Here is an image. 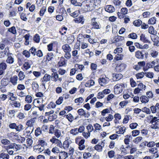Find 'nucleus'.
Listing matches in <instances>:
<instances>
[{
	"instance_id": "69168bd1",
	"label": "nucleus",
	"mask_w": 159,
	"mask_h": 159,
	"mask_svg": "<svg viewBox=\"0 0 159 159\" xmlns=\"http://www.w3.org/2000/svg\"><path fill=\"white\" fill-rule=\"evenodd\" d=\"M32 106L30 104H27L24 106V109L25 111H28L31 109Z\"/></svg>"
},
{
	"instance_id": "37998d69",
	"label": "nucleus",
	"mask_w": 159,
	"mask_h": 159,
	"mask_svg": "<svg viewBox=\"0 0 159 159\" xmlns=\"http://www.w3.org/2000/svg\"><path fill=\"white\" fill-rule=\"evenodd\" d=\"M34 123V121L33 120H28L26 123V125H28L29 127H31L33 125V124Z\"/></svg>"
},
{
	"instance_id": "393cba45",
	"label": "nucleus",
	"mask_w": 159,
	"mask_h": 159,
	"mask_svg": "<svg viewBox=\"0 0 159 159\" xmlns=\"http://www.w3.org/2000/svg\"><path fill=\"white\" fill-rule=\"evenodd\" d=\"M156 21V18L154 17L150 18L148 21V24L151 25H154L155 24Z\"/></svg>"
},
{
	"instance_id": "aec40b11",
	"label": "nucleus",
	"mask_w": 159,
	"mask_h": 159,
	"mask_svg": "<svg viewBox=\"0 0 159 159\" xmlns=\"http://www.w3.org/2000/svg\"><path fill=\"white\" fill-rule=\"evenodd\" d=\"M133 24L135 26L139 27L142 25V22L140 20L138 19L134 21Z\"/></svg>"
},
{
	"instance_id": "a19ab883",
	"label": "nucleus",
	"mask_w": 159,
	"mask_h": 159,
	"mask_svg": "<svg viewBox=\"0 0 159 159\" xmlns=\"http://www.w3.org/2000/svg\"><path fill=\"white\" fill-rule=\"evenodd\" d=\"M130 80L131 86L133 87H135L136 85V83L135 81L132 78H130Z\"/></svg>"
},
{
	"instance_id": "052dcab7",
	"label": "nucleus",
	"mask_w": 159,
	"mask_h": 159,
	"mask_svg": "<svg viewBox=\"0 0 159 159\" xmlns=\"http://www.w3.org/2000/svg\"><path fill=\"white\" fill-rule=\"evenodd\" d=\"M53 54L52 53H48L47 55V59L48 61L52 60L53 58Z\"/></svg>"
},
{
	"instance_id": "9d476101",
	"label": "nucleus",
	"mask_w": 159,
	"mask_h": 159,
	"mask_svg": "<svg viewBox=\"0 0 159 159\" xmlns=\"http://www.w3.org/2000/svg\"><path fill=\"white\" fill-rule=\"evenodd\" d=\"M65 58L63 57H61L58 63V65L59 66H64L66 64Z\"/></svg>"
},
{
	"instance_id": "412c9836",
	"label": "nucleus",
	"mask_w": 159,
	"mask_h": 159,
	"mask_svg": "<svg viewBox=\"0 0 159 159\" xmlns=\"http://www.w3.org/2000/svg\"><path fill=\"white\" fill-rule=\"evenodd\" d=\"M51 76L50 75L48 74H45L43 78V81L45 82H47L50 80Z\"/></svg>"
},
{
	"instance_id": "774afa93",
	"label": "nucleus",
	"mask_w": 159,
	"mask_h": 159,
	"mask_svg": "<svg viewBox=\"0 0 159 159\" xmlns=\"http://www.w3.org/2000/svg\"><path fill=\"white\" fill-rule=\"evenodd\" d=\"M132 135L134 136H136L139 134V131L137 130H134L132 131Z\"/></svg>"
},
{
	"instance_id": "5fc2aeb1",
	"label": "nucleus",
	"mask_w": 159,
	"mask_h": 159,
	"mask_svg": "<svg viewBox=\"0 0 159 159\" xmlns=\"http://www.w3.org/2000/svg\"><path fill=\"white\" fill-rule=\"evenodd\" d=\"M23 54L25 55V57H29L30 56V52L27 50H24L23 52Z\"/></svg>"
},
{
	"instance_id": "58836bf2",
	"label": "nucleus",
	"mask_w": 159,
	"mask_h": 159,
	"mask_svg": "<svg viewBox=\"0 0 159 159\" xmlns=\"http://www.w3.org/2000/svg\"><path fill=\"white\" fill-rule=\"evenodd\" d=\"M115 152L113 150L109 151L108 152V155L110 158L113 157L114 156Z\"/></svg>"
},
{
	"instance_id": "0e129e2a",
	"label": "nucleus",
	"mask_w": 159,
	"mask_h": 159,
	"mask_svg": "<svg viewBox=\"0 0 159 159\" xmlns=\"http://www.w3.org/2000/svg\"><path fill=\"white\" fill-rule=\"evenodd\" d=\"M104 97V93L103 92H99L97 95V98L98 99H102Z\"/></svg>"
},
{
	"instance_id": "c9c22d12",
	"label": "nucleus",
	"mask_w": 159,
	"mask_h": 159,
	"mask_svg": "<svg viewBox=\"0 0 159 159\" xmlns=\"http://www.w3.org/2000/svg\"><path fill=\"white\" fill-rule=\"evenodd\" d=\"M7 65L5 63L2 62L0 64V69L4 70L7 68Z\"/></svg>"
},
{
	"instance_id": "f257e3e1",
	"label": "nucleus",
	"mask_w": 159,
	"mask_h": 159,
	"mask_svg": "<svg viewBox=\"0 0 159 159\" xmlns=\"http://www.w3.org/2000/svg\"><path fill=\"white\" fill-rule=\"evenodd\" d=\"M150 121L152 125H151V127L153 129H159V119L156 117H153Z\"/></svg>"
},
{
	"instance_id": "1a4fd4ad",
	"label": "nucleus",
	"mask_w": 159,
	"mask_h": 159,
	"mask_svg": "<svg viewBox=\"0 0 159 159\" xmlns=\"http://www.w3.org/2000/svg\"><path fill=\"white\" fill-rule=\"evenodd\" d=\"M74 20L75 23H81L83 24L84 21V19L83 16H80L78 18H75Z\"/></svg>"
},
{
	"instance_id": "cd10ccee",
	"label": "nucleus",
	"mask_w": 159,
	"mask_h": 159,
	"mask_svg": "<svg viewBox=\"0 0 159 159\" xmlns=\"http://www.w3.org/2000/svg\"><path fill=\"white\" fill-rule=\"evenodd\" d=\"M46 8L45 7H43L40 9L39 11V15L40 16H43L45 12L46 11Z\"/></svg>"
},
{
	"instance_id": "680f3d73",
	"label": "nucleus",
	"mask_w": 159,
	"mask_h": 159,
	"mask_svg": "<svg viewBox=\"0 0 159 159\" xmlns=\"http://www.w3.org/2000/svg\"><path fill=\"white\" fill-rule=\"evenodd\" d=\"M23 66L26 70L29 69L30 67V66L28 62H25Z\"/></svg>"
},
{
	"instance_id": "09e8293b",
	"label": "nucleus",
	"mask_w": 159,
	"mask_h": 159,
	"mask_svg": "<svg viewBox=\"0 0 159 159\" xmlns=\"http://www.w3.org/2000/svg\"><path fill=\"white\" fill-rule=\"evenodd\" d=\"M142 139V137L139 136L136 137L135 139L133 140V142L137 144Z\"/></svg>"
},
{
	"instance_id": "338daca9",
	"label": "nucleus",
	"mask_w": 159,
	"mask_h": 159,
	"mask_svg": "<svg viewBox=\"0 0 159 159\" xmlns=\"http://www.w3.org/2000/svg\"><path fill=\"white\" fill-rule=\"evenodd\" d=\"M1 84L3 86H6L7 85V82L6 81V79H2L1 81Z\"/></svg>"
},
{
	"instance_id": "f3484780",
	"label": "nucleus",
	"mask_w": 159,
	"mask_h": 159,
	"mask_svg": "<svg viewBox=\"0 0 159 159\" xmlns=\"http://www.w3.org/2000/svg\"><path fill=\"white\" fill-rule=\"evenodd\" d=\"M112 77L114 78L115 77L116 80H118L120 79H121L123 76V75L121 74H115L113 73Z\"/></svg>"
},
{
	"instance_id": "f8f14e48",
	"label": "nucleus",
	"mask_w": 159,
	"mask_h": 159,
	"mask_svg": "<svg viewBox=\"0 0 159 159\" xmlns=\"http://www.w3.org/2000/svg\"><path fill=\"white\" fill-rule=\"evenodd\" d=\"M58 77V75L56 72H53L52 74L51 75L52 80L56 82L57 80Z\"/></svg>"
},
{
	"instance_id": "6e6d98bb",
	"label": "nucleus",
	"mask_w": 159,
	"mask_h": 159,
	"mask_svg": "<svg viewBox=\"0 0 159 159\" xmlns=\"http://www.w3.org/2000/svg\"><path fill=\"white\" fill-rule=\"evenodd\" d=\"M110 112L108 108H106L103 110L101 111V114L103 116H104L106 114L109 113Z\"/></svg>"
},
{
	"instance_id": "6e6552de",
	"label": "nucleus",
	"mask_w": 159,
	"mask_h": 159,
	"mask_svg": "<svg viewBox=\"0 0 159 159\" xmlns=\"http://www.w3.org/2000/svg\"><path fill=\"white\" fill-rule=\"evenodd\" d=\"M32 53L34 55H36L37 56L40 57L43 56L41 50H31Z\"/></svg>"
},
{
	"instance_id": "c03bdc74",
	"label": "nucleus",
	"mask_w": 159,
	"mask_h": 159,
	"mask_svg": "<svg viewBox=\"0 0 159 159\" xmlns=\"http://www.w3.org/2000/svg\"><path fill=\"white\" fill-rule=\"evenodd\" d=\"M92 25L95 29H99L100 28V26L99 25L98 23L96 22H94L92 24Z\"/></svg>"
},
{
	"instance_id": "473e14b6",
	"label": "nucleus",
	"mask_w": 159,
	"mask_h": 159,
	"mask_svg": "<svg viewBox=\"0 0 159 159\" xmlns=\"http://www.w3.org/2000/svg\"><path fill=\"white\" fill-rule=\"evenodd\" d=\"M38 143V145H41L42 147H43L47 145V143L43 140H39Z\"/></svg>"
},
{
	"instance_id": "a18cd8bd",
	"label": "nucleus",
	"mask_w": 159,
	"mask_h": 159,
	"mask_svg": "<svg viewBox=\"0 0 159 159\" xmlns=\"http://www.w3.org/2000/svg\"><path fill=\"white\" fill-rule=\"evenodd\" d=\"M142 111L143 112H145L147 114H149L150 113V111L149 108L145 107L143 108L142 109Z\"/></svg>"
},
{
	"instance_id": "423d86ee",
	"label": "nucleus",
	"mask_w": 159,
	"mask_h": 159,
	"mask_svg": "<svg viewBox=\"0 0 159 159\" xmlns=\"http://www.w3.org/2000/svg\"><path fill=\"white\" fill-rule=\"evenodd\" d=\"M124 39V37L120 36H115L113 39L112 40L113 43H116Z\"/></svg>"
},
{
	"instance_id": "79ce46f5",
	"label": "nucleus",
	"mask_w": 159,
	"mask_h": 159,
	"mask_svg": "<svg viewBox=\"0 0 159 159\" xmlns=\"http://www.w3.org/2000/svg\"><path fill=\"white\" fill-rule=\"evenodd\" d=\"M144 74L146 77L149 78H152L153 77V74L152 72H148L145 73Z\"/></svg>"
},
{
	"instance_id": "4468645a",
	"label": "nucleus",
	"mask_w": 159,
	"mask_h": 159,
	"mask_svg": "<svg viewBox=\"0 0 159 159\" xmlns=\"http://www.w3.org/2000/svg\"><path fill=\"white\" fill-rule=\"evenodd\" d=\"M140 40L145 43H148L149 41L145 37V35L143 34H141L140 36Z\"/></svg>"
},
{
	"instance_id": "13d9d810",
	"label": "nucleus",
	"mask_w": 159,
	"mask_h": 159,
	"mask_svg": "<svg viewBox=\"0 0 159 159\" xmlns=\"http://www.w3.org/2000/svg\"><path fill=\"white\" fill-rule=\"evenodd\" d=\"M113 3L116 6H120L121 5V2L119 0H114Z\"/></svg>"
},
{
	"instance_id": "20e7f679",
	"label": "nucleus",
	"mask_w": 159,
	"mask_h": 159,
	"mask_svg": "<svg viewBox=\"0 0 159 159\" xmlns=\"http://www.w3.org/2000/svg\"><path fill=\"white\" fill-rule=\"evenodd\" d=\"M109 81V79L108 78H99L98 82L99 84L102 86L106 84Z\"/></svg>"
},
{
	"instance_id": "bf43d9fd",
	"label": "nucleus",
	"mask_w": 159,
	"mask_h": 159,
	"mask_svg": "<svg viewBox=\"0 0 159 159\" xmlns=\"http://www.w3.org/2000/svg\"><path fill=\"white\" fill-rule=\"evenodd\" d=\"M128 103V101H124L121 102L119 103V105L122 107H123L124 106L126 105Z\"/></svg>"
},
{
	"instance_id": "5701e85b",
	"label": "nucleus",
	"mask_w": 159,
	"mask_h": 159,
	"mask_svg": "<svg viewBox=\"0 0 159 159\" xmlns=\"http://www.w3.org/2000/svg\"><path fill=\"white\" fill-rule=\"evenodd\" d=\"M85 1L87 3L86 5L87 8L90 9V8L93 6V2H92V1L90 0H87Z\"/></svg>"
},
{
	"instance_id": "8fccbe9b",
	"label": "nucleus",
	"mask_w": 159,
	"mask_h": 159,
	"mask_svg": "<svg viewBox=\"0 0 159 159\" xmlns=\"http://www.w3.org/2000/svg\"><path fill=\"white\" fill-rule=\"evenodd\" d=\"M144 74L143 72L139 73L136 75V77L137 79L142 78L144 76Z\"/></svg>"
},
{
	"instance_id": "4d7b16f0",
	"label": "nucleus",
	"mask_w": 159,
	"mask_h": 159,
	"mask_svg": "<svg viewBox=\"0 0 159 159\" xmlns=\"http://www.w3.org/2000/svg\"><path fill=\"white\" fill-rule=\"evenodd\" d=\"M138 124L136 123H132L130 124L129 127L132 129H134L136 128Z\"/></svg>"
},
{
	"instance_id": "7c9ffc66",
	"label": "nucleus",
	"mask_w": 159,
	"mask_h": 159,
	"mask_svg": "<svg viewBox=\"0 0 159 159\" xmlns=\"http://www.w3.org/2000/svg\"><path fill=\"white\" fill-rule=\"evenodd\" d=\"M148 32L149 33L152 34H155L157 33V32L156 31H154V28L152 26H151L149 27L148 29Z\"/></svg>"
},
{
	"instance_id": "3c124183",
	"label": "nucleus",
	"mask_w": 159,
	"mask_h": 159,
	"mask_svg": "<svg viewBox=\"0 0 159 159\" xmlns=\"http://www.w3.org/2000/svg\"><path fill=\"white\" fill-rule=\"evenodd\" d=\"M149 151L150 153L155 154L157 153V148H154L149 149Z\"/></svg>"
},
{
	"instance_id": "864d4df0",
	"label": "nucleus",
	"mask_w": 159,
	"mask_h": 159,
	"mask_svg": "<svg viewBox=\"0 0 159 159\" xmlns=\"http://www.w3.org/2000/svg\"><path fill=\"white\" fill-rule=\"evenodd\" d=\"M63 101V97H60L56 101V103L57 105H60Z\"/></svg>"
},
{
	"instance_id": "9b49d317",
	"label": "nucleus",
	"mask_w": 159,
	"mask_h": 159,
	"mask_svg": "<svg viewBox=\"0 0 159 159\" xmlns=\"http://www.w3.org/2000/svg\"><path fill=\"white\" fill-rule=\"evenodd\" d=\"M133 43V42L131 41H128L127 42L126 45L127 46H129V50H135L134 46H132Z\"/></svg>"
},
{
	"instance_id": "c756f323",
	"label": "nucleus",
	"mask_w": 159,
	"mask_h": 159,
	"mask_svg": "<svg viewBox=\"0 0 159 159\" xmlns=\"http://www.w3.org/2000/svg\"><path fill=\"white\" fill-rule=\"evenodd\" d=\"M128 37L133 39H135L137 38V35L136 33H133L130 34L128 35Z\"/></svg>"
},
{
	"instance_id": "c85d7f7f",
	"label": "nucleus",
	"mask_w": 159,
	"mask_h": 159,
	"mask_svg": "<svg viewBox=\"0 0 159 159\" xmlns=\"http://www.w3.org/2000/svg\"><path fill=\"white\" fill-rule=\"evenodd\" d=\"M94 149L99 152L102 151V147L99 144L96 145L94 147Z\"/></svg>"
},
{
	"instance_id": "ddd939ff",
	"label": "nucleus",
	"mask_w": 159,
	"mask_h": 159,
	"mask_svg": "<svg viewBox=\"0 0 159 159\" xmlns=\"http://www.w3.org/2000/svg\"><path fill=\"white\" fill-rule=\"evenodd\" d=\"M18 77L16 76H14L11 78V82L14 85H15L17 84Z\"/></svg>"
},
{
	"instance_id": "a878e982",
	"label": "nucleus",
	"mask_w": 159,
	"mask_h": 159,
	"mask_svg": "<svg viewBox=\"0 0 159 159\" xmlns=\"http://www.w3.org/2000/svg\"><path fill=\"white\" fill-rule=\"evenodd\" d=\"M41 133L42 130L41 128L39 127H38L35 130V136H38Z\"/></svg>"
},
{
	"instance_id": "4be33fe9",
	"label": "nucleus",
	"mask_w": 159,
	"mask_h": 159,
	"mask_svg": "<svg viewBox=\"0 0 159 159\" xmlns=\"http://www.w3.org/2000/svg\"><path fill=\"white\" fill-rule=\"evenodd\" d=\"M50 142L53 143L57 144L60 141V140L56 139L55 136H53L50 140Z\"/></svg>"
},
{
	"instance_id": "e433bc0d",
	"label": "nucleus",
	"mask_w": 159,
	"mask_h": 159,
	"mask_svg": "<svg viewBox=\"0 0 159 159\" xmlns=\"http://www.w3.org/2000/svg\"><path fill=\"white\" fill-rule=\"evenodd\" d=\"M70 133L74 135H75L78 133L77 128H75L71 129L70 130Z\"/></svg>"
},
{
	"instance_id": "6ab92c4d",
	"label": "nucleus",
	"mask_w": 159,
	"mask_h": 159,
	"mask_svg": "<svg viewBox=\"0 0 159 159\" xmlns=\"http://www.w3.org/2000/svg\"><path fill=\"white\" fill-rule=\"evenodd\" d=\"M140 100L142 103H146L148 101V98L145 96H142L140 98Z\"/></svg>"
},
{
	"instance_id": "dca6fc26",
	"label": "nucleus",
	"mask_w": 159,
	"mask_h": 159,
	"mask_svg": "<svg viewBox=\"0 0 159 159\" xmlns=\"http://www.w3.org/2000/svg\"><path fill=\"white\" fill-rule=\"evenodd\" d=\"M33 40L35 42L37 43H39L40 40V37L39 35L37 34H35L33 37Z\"/></svg>"
},
{
	"instance_id": "b1692460",
	"label": "nucleus",
	"mask_w": 159,
	"mask_h": 159,
	"mask_svg": "<svg viewBox=\"0 0 159 159\" xmlns=\"http://www.w3.org/2000/svg\"><path fill=\"white\" fill-rule=\"evenodd\" d=\"M64 116H66V118L68 119L69 121L71 122L74 119L73 116L70 113H69L66 115H65Z\"/></svg>"
},
{
	"instance_id": "72a5a7b5",
	"label": "nucleus",
	"mask_w": 159,
	"mask_h": 159,
	"mask_svg": "<svg viewBox=\"0 0 159 159\" xmlns=\"http://www.w3.org/2000/svg\"><path fill=\"white\" fill-rule=\"evenodd\" d=\"M54 135L57 138H59L61 135L60 131L58 129H56L54 131Z\"/></svg>"
},
{
	"instance_id": "49530a36",
	"label": "nucleus",
	"mask_w": 159,
	"mask_h": 159,
	"mask_svg": "<svg viewBox=\"0 0 159 159\" xmlns=\"http://www.w3.org/2000/svg\"><path fill=\"white\" fill-rule=\"evenodd\" d=\"M120 12L123 15H126L127 13L128 9L126 7H123L120 10Z\"/></svg>"
},
{
	"instance_id": "f03ea898",
	"label": "nucleus",
	"mask_w": 159,
	"mask_h": 159,
	"mask_svg": "<svg viewBox=\"0 0 159 159\" xmlns=\"http://www.w3.org/2000/svg\"><path fill=\"white\" fill-rule=\"evenodd\" d=\"M123 87H125V85L124 84H117L114 86V92H116L117 93H121L122 91V88Z\"/></svg>"
},
{
	"instance_id": "bb28decb",
	"label": "nucleus",
	"mask_w": 159,
	"mask_h": 159,
	"mask_svg": "<svg viewBox=\"0 0 159 159\" xmlns=\"http://www.w3.org/2000/svg\"><path fill=\"white\" fill-rule=\"evenodd\" d=\"M70 1L71 3L73 5H74L75 6H82V4L77 2L76 0H70Z\"/></svg>"
},
{
	"instance_id": "603ef678",
	"label": "nucleus",
	"mask_w": 159,
	"mask_h": 159,
	"mask_svg": "<svg viewBox=\"0 0 159 159\" xmlns=\"http://www.w3.org/2000/svg\"><path fill=\"white\" fill-rule=\"evenodd\" d=\"M84 101V99L82 97H80L75 99V103H82Z\"/></svg>"
},
{
	"instance_id": "ea45409f",
	"label": "nucleus",
	"mask_w": 159,
	"mask_h": 159,
	"mask_svg": "<svg viewBox=\"0 0 159 159\" xmlns=\"http://www.w3.org/2000/svg\"><path fill=\"white\" fill-rule=\"evenodd\" d=\"M18 76L19 77V80H20L23 79L25 77V75H24V73L21 71H20L19 72L18 74Z\"/></svg>"
},
{
	"instance_id": "2f4dec72",
	"label": "nucleus",
	"mask_w": 159,
	"mask_h": 159,
	"mask_svg": "<svg viewBox=\"0 0 159 159\" xmlns=\"http://www.w3.org/2000/svg\"><path fill=\"white\" fill-rule=\"evenodd\" d=\"M32 100V97L29 95L26 96L25 98V101L28 103H30L31 102Z\"/></svg>"
},
{
	"instance_id": "4c0bfd02",
	"label": "nucleus",
	"mask_w": 159,
	"mask_h": 159,
	"mask_svg": "<svg viewBox=\"0 0 159 159\" xmlns=\"http://www.w3.org/2000/svg\"><path fill=\"white\" fill-rule=\"evenodd\" d=\"M32 87L33 89L36 90L37 89H38L39 86L37 82L35 81H33L32 83Z\"/></svg>"
},
{
	"instance_id": "e2e57ef3",
	"label": "nucleus",
	"mask_w": 159,
	"mask_h": 159,
	"mask_svg": "<svg viewBox=\"0 0 159 159\" xmlns=\"http://www.w3.org/2000/svg\"><path fill=\"white\" fill-rule=\"evenodd\" d=\"M113 118V116L111 114H109L108 116L105 118V120L107 121H111Z\"/></svg>"
},
{
	"instance_id": "de8ad7c7",
	"label": "nucleus",
	"mask_w": 159,
	"mask_h": 159,
	"mask_svg": "<svg viewBox=\"0 0 159 159\" xmlns=\"http://www.w3.org/2000/svg\"><path fill=\"white\" fill-rule=\"evenodd\" d=\"M123 55L121 54H117L115 57V59L118 61L121 60L123 58Z\"/></svg>"
},
{
	"instance_id": "2eb2a0df",
	"label": "nucleus",
	"mask_w": 159,
	"mask_h": 159,
	"mask_svg": "<svg viewBox=\"0 0 159 159\" xmlns=\"http://www.w3.org/2000/svg\"><path fill=\"white\" fill-rule=\"evenodd\" d=\"M11 105L12 107H15L19 108L20 106V102H17V101H11Z\"/></svg>"
},
{
	"instance_id": "39448f33",
	"label": "nucleus",
	"mask_w": 159,
	"mask_h": 159,
	"mask_svg": "<svg viewBox=\"0 0 159 159\" xmlns=\"http://www.w3.org/2000/svg\"><path fill=\"white\" fill-rule=\"evenodd\" d=\"M126 67V65L125 64H121L119 66H117L115 70L118 72H121L124 70Z\"/></svg>"
},
{
	"instance_id": "f704fd0d",
	"label": "nucleus",
	"mask_w": 159,
	"mask_h": 159,
	"mask_svg": "<svg viewBox=\"0 0 159 159\" xmlns=\"http://www.w3.org/2000/svg\"><path fill=\"white\" fill-rule=\"evenodd\" d=\"M77 112L80 116H84L85 115V112L82 108L79 109L77 111Z\"/></svg>"
},
{
	"instance_id": "7ed1b4c3",
	"label": "nucleus",
	"mask_w": 159,
	"mask_h": 159,
	"mask_svg": "<svg viewBox=\"0 0 159 159\" xmlns=\"http://www.w3.org/2000/svg\"><path fill=\"white\" fill-rule=\"evenodd\" d=\"M144 56L146 58L147 54L146 53L144 50H142L141 51L138 50L135 53L136 57L139 59H142L143 58Z\"/></svg>"
},
{
	"instance_id": "0eeeda50",
	"label": "nucleus",
	"mask_w": 159,
	"mask_h": 159,
	"mask_svg": "<svg viewBox=\"0 0 159 159\" xmlns=\"http://www.w3.org/2000/svg\"><path fill=\"white\" fill-rule=\"evenodd\" d=\"M105 10L109 13H112L115 11L114 7L111 5H107L105 8Z\"/></svg>"
},
{
	"instance_id": "a211bd4d",
	"label": "nucleus",
	"mask_w": 159,
	"mask_h": 159,
	"mask_svg": "<svg viewBox=\"0 0 159 159\" xmlns=\"http://www.w3.org/2000/svg\"><path fill=\"white\" fill-rule=\"evenodd\" d=\"M87 129L88 130V134L89 136H90V132L93 130V126L91 124H89L87 126Z\"/></svg>"
}]
</instances>
